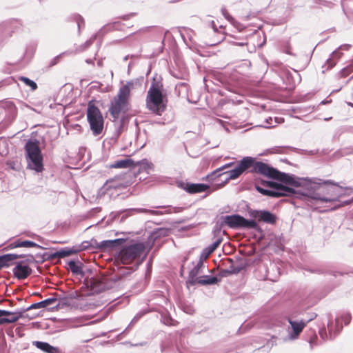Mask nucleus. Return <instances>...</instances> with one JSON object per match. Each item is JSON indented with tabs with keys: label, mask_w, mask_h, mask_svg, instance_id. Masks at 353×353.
I'll use <instances>...</instances> for the list:
<instances>
[{
	"label": "nucleus",
	"mask_w": 353,
	"mask_h": 353,
	"mask_svg": "<svg viewBox=\"0 0 353 353\" xmlns=\"http://www.w3.org/2000/svg\"><path fill=\"white\" fill-rule=\"evenodd\" d=\"M249 169H250V172L261 174L268 178L281 181L286 185L296 188L301 186V183L292 176L281 172L263 162L256 161L250 157H244L234 169L226 172L225 174H228L229 179H235L241 175L243 172Z\"/></svg>",
	"instance_id": "obj_1"
},
{
	"label": "nucleus",
	"mask_w": 353,
	"mask_h": 353,
	"mask_svg": "<svg viewBox=\"0 0 353 353\" xmlns=\"http://www.w3.org/2000/svg\"><path fill=\"white\" fill-rule=\"evenodd\" d=\"M323 183L325 185L319 187L312 196V199L321 202L332 203L344 196L349 195L353 190L350 188L340 186L330 180L324 181Z\"/></svg>",
	"instance_id": "obj_2"
},
{
	"label": "nucleus",
	"mask_w": 353,
	"mask_h": 353,
	"mask_svg": "<svg viewBox=\"0 0 353 353\" xmlns=\"http://www.w3.org/2000/svg\"><path fill=\"white\" fill-rule=\"evenodd\" d=\"M132 87L133 83L128 82L119 88L117 94L111 101L109 112L114 120L118 119L121 114H125L128 110V101Z\"/></svg>",
	"instance_id": "obj_3"
},
{
	"label": "nucleus",
	"mask_w": 353,
	"mask_h": 353,
	"mask_svg": "<svg viewBox=\"0 0 353 353\" xmlns=\"http://www.w3.org/2000/svg\"><path fill=\"white\" fill-rule=\"evenodd\" d=\"M167 100L157 85L152 84L149 88L146 97V106L148 110L157 115H161L165 110Z\"/></svg>",
	"instance_id": "obj_4"
},
{
	"label": "nucleus",
	"mask_w": 353,
	"mask_h": 353,
	"mask_svg": "<svg viewBox=\"0 0 353 353\" xmlns=\"http://www.w3.org/2000/svg\"><path fill=\"white\" fill-rule=\"evenodd\" d=\"M26 159L28 165L32 170L40 172L43 170V156L37 141H28L25 145Z\"/></svg>",
	"instance_id": "obj_5"
},
{
	"label": "nucleus",
	"mask_w": 353,
	"mask_h": 353,
	"mask_svg": "<svg viewBox=\"0 0 353 353\" xmlns=\"http://www.w3.org/2000/svg\"><path fill=\"white\" fill-rule=\"evenodd\" d=\"M263 184L266 187L272 188V190L264 189L259 185H256V190L263 195L270 197L288 196L298 194L293 188L281 185L274 181H263Z\"/></svg>",
	"instance_id": "obj_6"
},
{
	"label": "nucleus",
	"mask_w": 353,
	"mask_h": 353,
	"mask_svg": "<svg viewBox=\"0 0 353 353\" xmlns=\"http://www.w3.org/2000/svg\"><path fill=\"white\" fill-rule=\"evenodd\" d=\"M86 114L93 134L97 136L101 134L103 130L104 119L101 112L92 101L88 103Z\"/></svg>",
	"instance_id": "obj_7"
},
{
	"label": "nucleus",
	"mask_w": 353,
	"mask_h": 353,
	"mask_svg": "<svg viewBox=\"0 0 353 353\" xmlns=\"http://www.w3.org/2000/svg\"><path fill=\"white\" fill-rule=\"evenodd\" d=\"M145 250L142 243H137L125 246L118 254V259L123 264H130L137 257H139Z\"/></svg>",
	"instance_id": "obj_8"
},
{
	"label": "nucleus",
	"mask_w": 353,
	"mask_h": 353,
	"mask_svg": "<svg viewBox=\"0 0 353 353\" xmlns=\"http://www.w3.org/2000/svg\"><path fill=\"white\" fill-rule=\"evenodd\" d=\"M224 223L230 228L234 229L247 228L255 229L258 225L254 220H248L239 214L227 215L223 218Z\"/></svg>",
	"instance_id": "obj_9"
},
{
	"label": "nucleus",
	"mask_w": 353,
	"mask_h": 353,
	"mask_svg": "<svg viewBox=\"0 0 353 353\" xmlns=\"http://www.w3.org/2000/svg\"><path fill=\"white\" fill-rule=\"evenodd\" d=\"M352 320V316L350 313H345L342 314L340 317H337L335 321V325H334L332 323L329 324L327 325L328 331L330 334L336 335L339 334L341 330L343 329V323L345 325H347Z\"/></svg>",
	"instance_id": "obj_10"
},
{
	"label": "nucleus",
	"mask_w": 353,
	"mask_h": 353,
	"mask_svg": "<svg viewBox=\"0 0 353 353\" xmlns=\"http://www.w3.org/2000/svg\"><path fill=\"white\" fill-rule=\"evenodd\" d=\"M13 274L18 279H25L28 278L32 273V269L23 264V262H19L17 265L14 268Z\"/></svg>",
	"instance_id": "obj_11"
},
{
	"label": "nucleus",
	"mask_w": 353,
	"mask_h": 353,
	"mask_svg": "<svg viewBox=\"0 0 353 353\" xmlns=\"http://www.w3.org/2000/svg\"><path fill=\"white\" fill-rule=\"evenodd\" d=\"M17 248H40V245H39L37 243L29 241V240H23V239H16L14 241H12L10 243L8 246L6 247V249H14Z\"/></svg>",
	"instance_id": "obj_12"
},
{
	"label": "nucleus",
	"mask_w": 353,
	"mask_h": 353,
	"mask_svg": "<svg viewBox=\"0 0 353 353\" xmlns=\"http://www.w3.org/2000/svg\"><path fill=\"white\" fill-rule=\"evenodd\" d=\"M144 162L147 163L146 160L142 161V162L134 163L131 159H121L115 161L113 164L110 165V168H128L132 167H136L143 164Z\"/></svg>",
	"instance_id": "obj_13"
},
{
	"label": "nucleus",
	"mask_w": 353,
	"mask_h": 353,
	"mask_svg": "<svg viewBox=\"0 0 353 353\" xmlns=\"http://www.w3.org/2000/svg\"><path fill=\"white\" fill-rule=\"evenodd\" d=\"M342 55L343 53L341 52L340 51H334L331 54V57L326 61L325 65L323 66V68H324L323 72H324L325 71H328L331 70L332 68H334L336 65L337 61L341 59Z\"/></svg>",
	"instance_id": "obj_14"
},
{
	"label": "nucleus",
	"mask_w": 353,
	"mask_h": 353,
	"mask_svg": "<svg viewBox=\"0 0 353 353\" xmlns=\"http://www.w3.org/2000/svg\"><path fill=\"white\" fill-rule=\"evenodd\" d=\"M210 186L203 183H187L184 189L190 194L199 193L206 191Z\"/></svg>",
	"instance_id": "obj_15"
},
{
	"label": "nucleus",
	"mask_w": 353,
	"mask_h": 353,
	"mask_svg": "<svg viewBox=\"0 0 353 353\" xmlns=\"http://www.w3.org/2000/svg\"><path fill=\"white\" fill-rule=\"evenodd\" d=\"M255 217L258 219L259 221H263L270 224H274L276 221V216L268 211L257 212V215H256Z\"/></svg>",
	"instance_id": "obj_16"
},
{
	"label": "nucleus",
	"mask_w": 353,
	"mask_h": 353,
	"mask_svg": "<svg viewBox=\"0 0 353 353\" xmlns=\"http://www.w3.org/2000/svg\"><path fill=\"white\" fill-rule=\"evenodd\" d=\"M288 322L292 328V333L291 334L292 339L297 338L306 325V323L303 321H294L290 319H288Z\"/></svg>",
	"instance_id": "obj_17"
},
{
	"label": "nucleus",
	"mask_w": 353,
	"mask_h": 353,
	"mask_svg": "<svg viewBox=\"0 0 353 353\" xmlns=\"http://www.w3.org/2000/svg\"><path fill=\"white\" fill-rule=\"evenodd\" d=\"M32 345L46 353H59L58 347L52 346L48 343L42 341H33Z\"/></svg>",
	"instance_id": "obj_18"
},
{
	"label": "nucleus",
	"mask_w": 353,
	"mask_h": 353,
	"mask_svg": "<svg viewBox=\"0 0 353 353\" xmlns=\"http://www.w3.org/2000/svg\"><path fill=\"white\" fill-rule=\"evenodd\" d=\"M23 312H10L7 310H0V317H6L8 320H10L8 323H12L17 321L20 318L23 316Z\"/></svg>",
	"instance_id": "obj_19"
},
{
	"label": "nucleus",
	"mask_w": 353,
	"mask_h": 353,
	"mask_svg": "<svg viewBox=\"0 0 353 353\" xmlns=\"http://www.w3.org/2000/svg\"><path fill=\"white\" fill-rule=\"evenodd\" d=\"M124 241L125 240L123 239L103 241L101 242L100 248L105 250H109L114 247L121 245Z\"/></svg>",
	"instance_id": "obj_20"
},
{
	"label": "nucleus",
	"mask_w": 353,
	"mask_h": 353,
	"mask_svg": "<svg viewBox=\"0 0 353 353\" xmlns=\"http://www.w3.org/2000/svg\"><path fill=\"white\" fill-rule=\"evenodd\" d=\"M57 300L56 298H50L41 302L32 304L30 307L27 308L26 310L47 307L54 304L55 302H57Z\"/></svg>",
	"instance_id": "obj_21"
},
{
	"label": "nucleus",
	"mask_w": 353,
	"mask_h": 353,
	"mask_svg": "<svg viewBox=\"0 0 353 353\" xmlns=\"http://www.w3.org/2000/svg\"><path fill=\"white\" fill-rule=\"evenodd\" d=\"M195 281L201 285H211L217 283L219 280L216 276L206 275L197 278Z\"/></svg>",
	"instance_id": "obj_22"
},
{
	"label": "nucleus",
	"mask_w": 353,
	"mask_h": 353,
	"mask_svg": "<svg viewBox=\"0 0 353 353\" xmlns=\"http://www.w3.org/2000/svg\"><path fill=\"white\" fill-rule=\"evenodd\" d=\"M21 256L14 254H8L0 256V263L3 267H8L10 265V262L17 259Z\"/></svg>",
	"instance_id": "obj_23"
},
{
	"label": "nucleus",
	"mask_w": 353,
	"mask_h": 353,
	"mask_svg": "<svg viewBox=\"0 0 353 353\" xmlns=\"http://www.w3.org/2000/svg\"><path fill=\"white\" fill-rule=\"evenodd\" d=\"M222 241V237H216L215 239V241L212 243V244L209 245L204 250V252L206 254V256H208L212 253H213L215 251V250L220 245Z\"/></svg>",
	"instance_id": "obj_24"
},
{
	"label": "nucleus",
	"mask_w": 353,
	"mask_h": 353,
	"mask_svg": "<svg viewBox=\"0 0 353 353\" xmlns=\"http://www.w3.org/2000/svg\"><path fill=\"white\" fill-rule=\"evenodd\" d=\"M19 80L23 82L26 85L30 87L32 90H35L37 89V83L27 77H19Z\"/></svg>",
	"instance_id": "obj_25"
},
{
	"label": "nucleus",
	"mask_w": 353,
	"mask_h": 353,
	"mask_svg": "<svg viewBox=\"0 0 353 353\" xmlns=\"http://www.w3.org/2000/svg\"><path fill=\"white\" fill-rule=\"evenodd\" d=\"M353 72V65H350L347 68H343L340 72V77L342 78L347 77Z\"/></svg>",
	"instance_id": "obj_26"
},
{
	"label": "nucleus",
	"mask_w": 353,
	"mask_h": 353,
	"mask_svg": "<svg viewBox=\"0 0 353 353\" xmlns=\"http://www.w3.org/2000/svg\"><path fill=\"white\" fill-rule=\"evenodd\" d=\"M234 272H235L234 271H232V270H221L219 271V275L221 276V277H226L232 274H233Z\"/></svg>",
	"instance_id": "obj_27"
},
{
	"label": "nucleus",
	"mask_w": 353,
	"mask_h": 353,
	"mask_svg": "<svg viewBox=\"0 0 353 353\" xmlns=\"http://www.w3.org/2000/svg\"><path fill=\"white\" fill-rule=\"evenodd\" d=\"M77 251H74V250H68V251H62L60 252L59 254V256L61 257H64V256H70L74 253H76Z\"/></svg>",
	"instance_id": "obj_28"
},
{
	"label": "nucleus",
	"mask_w": 353,
	"mask_h": 353,
	"mask_svg": "<svg viewBox=\"0 0 353 353\" xmlns=\"http://www.w3.org/2000/svg\"><path fill=\"white\" fill-rule=\"evenodd\" d=\"M98 287L99 288L100 290H104V289H105L102 282H100V281L94 282L92 288H98Z\"/></svg>",
	"instance_id": "obj_29"
},
{
	"label": "nucleus",
	"mask_w": 353,
	"mask_h": 353,
	"mask_svg": "<svg viewBox=\"0 0 353 353\" xmlns=\"http://www.w3.org/2000/svg\"><path fill=\"white\" fill-rule=\"evenodd\" d=\"M183 210H184V208L183 207H174V208H173L172 211H171L170 212H174V213L181 212Z\"/></svg>",
	"instance_id": "obj_30"
},
{
	"label": "nucleus",
	"mask_w": 353,
	"mask_h": 353,
	"mask_svg": "<svg viewBox=\"0 0 353 353\" xmlns=\"http://www.w3.org/2000/svg\"><path fill=\"white\" fill-rule=\"evenodd\" d=\"M69 265H70V268H71V270H72V271L73 272H77V270H76V265H75V263L74 261H70L69 263Z\"/></svg>",
	"instance_id": "obj_31"
},
{
	"label": "nucleus",
	"mask_w": 353,
	"mask_h": 353,
	"mask_svg": "<svg viewBox=\"0 0 353 353\" xmlns=\"http://www.w3.org/2000/svg\"><path fill=\"white\" fill-rule=\"evenodd\" d=\"M9 321L10 320H8L7 319H6V317H0V325L5 323H8Z\"/></svg>",
	"instance_id": "obj_32"
},
{
	"label": "nucleus",
	"mask_w": 353,
	"mask_h": 353,
	"mask_svg": "<svg viewBox=\"0 0 353 353\" xmlns=\"http://www.w3.org/2000/svg\"><path fill=\"white\" fill-rule=\"evenodd\" d=\"M141 212H148L151 214H153V215H157L158 214V212L157 211H154V210H142Z\"/></svg>",
	"instance_id": "obj_33"
},
{
	"label": "nucleus",
	"mask_w": 353,
	"mask_h": 353,
	"mask_svg": "<svg viewBox=\"0 0 353 353\" xmlns=\"http://www.w3.org/2000/svg\"><path fill=\"white\" fill-rule=\"evenodd\" d=\"M234 164V163H233V162H232V163H228V164H226V165H223V166L220 170H223V169H225V168H227L231 167V166H232V165H233Z\"/></svg>",
	"instance_id": "obj_34"
},
{
	"label": "nucleus",
	"mask_w": 353,
	"mask_h": 353,
	"mask_svg": "<svg viewBox=\"0 0 353 353\" xmlns=\"http://www.w3.org/2000/svg\"><path fill=\"white\" fill-rule=\"evenodd\" d=\"M28 262H33L34 261V258L33 255H29L28 256V259L26 260Z\"/></svg>",
	"instance_id": "obj_35"
},
{
	"label": "nucleus",
	"mask_w": 353,
	"mask_h": 353,
	"mask_svg": "<svg viewBox=\"0 0 353 353\" xmlns=\"http://www.w3.org/2000/svg\"><path fill=\"white\" fill-rule=\"evenodd\" d=\"M3 268V266L2 265V264L0 263V270H1V268Z\"/></svg>",
	"instance_id": "obj_36"
}]
</instances>
